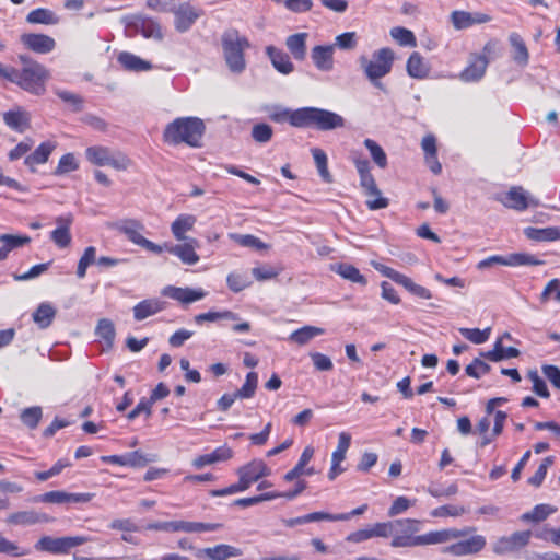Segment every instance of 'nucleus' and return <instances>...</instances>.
<instances>
[{
	"label": "nucleus",
	"mask_w": 560,
	"mask_h": 560,
	"mask_svg": "<svg viewBox=\"0 0 560 560\" xmlns=\"http://www.w3.org/2000/svg\"><path fill=\"white\" fill-rule=\"evenodd\" d=\"M198 241L194 237H190L185 241L183 244L176 245H164L163 250L166 249L168 253L175 255L180 259L183 264L186 265H195L199 261V255L196 253V248L198 247Z\"/></svg>",
	"instance_id": "f3484780"
},
{
	"label": "nucleus",
	"mask_w": 560,
	"mask_h": 560,
	"mask_svg": "<svg viewBox=\"0 0 560 560\" xmlns=\"http://www.w3.org/2000/svg\"><path fill=\"white\" fill-rule=\"evenodd\" d=\"M530 537V530L515 532L510 536L500 537L493 544V552L497 555H505L518 551L528 545Z\"/></svg>",
	"instance_id": "9b49d317"
},
{
	"label": "nucleus",
	"mask_w": 560,
	"mask_h": 560,
	"mask_svg": "<svg viewBox=\"0 0 560 560\" xmlns=\"http://www.w3.org/2000/svg\"><path fill=\"white\" fill-rule=\"evenodd\" d=\"M118 230L124 233L130 242L136 245L143 247L144 249L161 254L163 252V246L155 244L149 240H147L141 231L143 230V225L136 220L124 221L119 224Z\"/></svg>",
	"instance_id": "9d476101"
},
{
	"label": "nucleus",
	"mask_w": 560,
	"mask_h": 560,
	"mask_svg": "<svg viewBox=\"0 0 560 560\" xmlns=\"http://www.w3.org/2000/svg\"><path fill=\"white\" fill-rule=\"evenodd\" d=\"M222 49L229 69L234 73H241L246 68L244 51L250 47L249 40L235 28L223 33Z\"/></svg>",
	"instance_id": "20e7f679"
},
{
	"label": "nucleus",
	"mask_w": 560,
	"mask_h": 560,
	"mask_svg": "<svg viewBox=\"0 0 560 560\" xmlns=\"http://www.w3.org/2000/svg\"><path fill=\"white\" fill-rule=\"evenodd\" d=\"M206 126L198 117H179L166 125L163 139L166 143L178 145L185 143L191 148H200Z\"/></svg>",
	"instance_id": "f257e3e1"
},
{
	"label": "nucleus",
	"mask_w": 560,
	"mask_h": 560,
	"mask_svg": "<svg viewBox=\"0 0 560 560\" xmlns=\"http://www.w3.org/2000/svg\"><path fill=\"white\" fill-rule=\"evenodd\" d=\"M510 43L514 49L513 59L522 66L527 65L529 55L522 37L516 33H512L510 35Z\"/></svg>",
	"instance_id": "49530a36"
},
{
	"label": "nucleus",
	"mask_w": 560,
	"mask_h": 560,
	"mask_svg": "<svg viewBox=\"0 0 560 560\" xmlns=\"http://www.w3.org/2000/svg\"><path fill=\"white\" fill-rule=\"evenodd\" d=\"M92 264H97L96 258V248L94 246H89L84 249L83 255L81 256L78 268H77V276L78 278L82 279L86 275V269Z\"/></svg>",
	"instance_id": "603ef678"
},
{
	"label": "nucleus",
	"mask_w": 560,
	"mask_h": 560,
	"mask_svg": "<svg viewBox=\"0 0 560 560\" xmlns=\"http://www.w3.org/2000/svg\"><path fill=\"white\" fill-rule=\"evenodd\" d=\"M270 469L261 459H254L237 469L238 478L249 488L254 482L270 475Z\"/></svg>",
	"instance_id": "dca6fc26"
},
{
	"label": "nucleus",
	"mask_w": 560,
	"mask_h": 560,
	"mask_svg": "<svg viewBox=\"0 0 560 560\" xmlns=\"http://www.w3.org/2000/svg\"><path fill=\"white\" fill-rule=\"evenodd\" d=\"M353 163L360 176L361 187L368 188L370 192L375 194L377 191V185L371 174L370 162L366 159L354 158Z\"/></svg>",
	"instance_id": "7c9ffc66"
},
{
	"label": "nucleus",
	"mask_w": 560,
	"mask_h": 560,
	"mask_svg": "<svg viewBox=\"0 0 560 560\" xmlns=\"http://www.w3.org/2000/svg\"><path fill=\"white\" fill-rule=\"evenodd\" d=\"M95 335L106 349H112L116 336L114 323L107 318L100 319L95 328Z\"/></svg>",
	"instance_id": "ea45409f"
},
{
	"label": "nucleus",
	"mask_w": 560,
	"mask_h": 560,
	"mask_svg": "<svg viewBox=\"0 0 560 560\" xmlns=\"http://www.w3.org/2000/svg\"><path fill=\"white\" fill-rule=\"evenodd\" d=\"M476 532L474 527H465L463 529L447 528L442 530L429 532L421 535L419 539L420 546L445 544L455 539L465 538Z\"/></svg>",
	"instance_id": "f8f14e48"
},
{
	"label": "nucleus",
	"mask_w": 560,
	"mask_h": 560,
	"mask_svg": "<svg viewBox=\"0 0 560 560\" xmlns=\"http://www.w3.org/2000/svg\"><path fill=\"white\" fill-rule=\"evenodd\" d=\"M0 261L8 258L9 254L31 243V237L24 234H0Z\"/></svg>",
	"instance_id": "393cba45"
},
{
	"label": "nucleus",
	"mask_w": 560,
	"mask_h": 560,
	"mask_svg": "<svg viewBox=\"0 0 560 560\" xmlns=\"http://www.w3.org/2000/svg\"><path fill=\"white\" fill-rule=\"evenodd\" d=\"M345 124V118L337 113L318 107H302L301 128L316 127L328 131L342 128Z\"/></svg>",
	"instance_id": "39448f33"
},
{
	"label": "nucleus",
	"mask_w": 560,
	"mask_h": 560,
	"mask_svg": "<svg viewBox=\"0 0 560 560\" xmlns=\"http://www.w3.org/2000/svg\"><path fill=\"white\" fill-rule=\"evenodd\" d=\"M117 60L126 70L129 71L142 72L148 71L152 68L149 61L143 60L140 57L128 51L120 52L118 55Z\"/></svg>",
	"instance_id": "4c0bfd02"
},
{
	"label": "nucleus",
	"mask_w": 560,
	"mask_h": 560,
	"mask_svg": "<svg viewBox=\"0 0 560 560\" xmlns=\"http://www.w3.org/2000/svg\"><path fill=\"white\" fill-rule=\"evenodd\" d=\"M544 261L538 259L536 256L526 253H514L508 255V266H538L542 265Z\"/></svg>",
	"instance_id": "8fccbe9b"
},
{
	"label": "nucleus",
	"mask_w": 560,
	"mask_h": 560,
	"mask_svg": "<svg viewBox=\"0 0 560 560\" xmlns=\"http://www.w3.org/2000/svg\"><path fill=\"white\" fill-rule=\"evenodd\" d=\"M486 546V538L482 535H471L468 538L454 542L443 549V552L456 557L475 555Z\"/></svg>",
	"instance_id": "ddd939ff"
},
{
	"label": "nucleus",
	"mask_w": 560,
	"mask_h": 560,
	"mask_svg": "<svg viewBox=\"0 0 560 560\" xmlns=\"http://www.w3.org/2000/svg\"><path fill=\"white\" fill-rule=\"evenodd\" d=\"M165 308V302L159 299H148L133 306V317L140 322L158 314Z\"/></svg>",
	"instance_id": "cd10ccee"
},
{
	"label": "nucleus",
	"mask_w": 560,
	"mask_h": 560,
	"mask_svg": "<svg viewBox=\"0 0 560 560\" xmlns=\"http://www.w3.org/2000/svg\"><path fill=\"white\" fill-rule=\"evenodd\" d=\"M57 228L50 233V238L59 248H67L72 241L70 226L72 224V217H58L56 219Z\"/></svg>",
	"instance_id": "b1692460"
},
{
	"label": "nucleus",
	"mask_w": 560,
	"mask_h": 560,
	"mask_svg": "<svg viewBox=\"0 0 560 560\" xmlns=\"http://www.w3.org/2000/svg\"><path fill=\"white\" fill-rule=\"evenodd\" d=\"M395 61V52L392 48L383 47L375 50L371 58L361 56L359 63L365 77L371 84L381 90L386 91L381 79L390 73Z\"/></svg>",
	"instance_id": "7ed1b4c3"
},
{
	"label": "nucleus",
	"mask_w": 560,
	"mask_h": 560,
	"mask_svg": "<svg viewBox=\"0 0 560 560\" xmlns=\"http://www.w3.org/2000/svg\"><path fill=\"white\" fill-rule=\"evenodd\" d=\"M79 168V163L73 153H67L59 160L58 166L55 171L56 175H63Z\"/></svg>",
	"instance_id": "0e129e2a"
},
{
	"label": "nucleus",
	"mask_w": 560,
	"mask_h": 560,
	"mask_svg": "<svg viewBox=\"0 0 560 560\" xmlns=\"http://www.w3.org/2000/svg\"><path fill=\"white\" fill-rule=\"evenodd\" d=\"M21 42L26 48L37 54H48L56 46L55 39L45 34H23Z\"/></svg>",
	"instance_id": "4be33fe9"
},
{
	"label": "nucleus",
	"mask_w": 560,
	"mask_h": 560,
	"mask_svg": "<svg viewBox=\"0 0 560 560\" xmlns=\"http://www.w3.org/2000/svg\"><path fill=\"white\" fill-rule=\"evenodd\" d=\"M500 201L508 208L524 211L528 207H537L538 200L532 198L522 187H512Z\"/></svg>",
	"instance_id": "2eb2a0df"
},
{
	"label": "nucleus",
	"mask_w": 560,
	"mask_h": 560,
	"mask_svg": "<svg viewBox=\"0 0 560 560\" xmlns=\"http://www.w3.org/2000/svg\"><path fill=\"white\" fill-rule=\"evenodd\" d=\"M258 384V375L255 372H249L246 375L245 383L243 386L236 390V396L240 397V399H247L252 398L255 395L256 388Z\"/></svg>",
	"instance_id": "4d7b16f0"
},
{
	"label": "nucleus",
	"mask_w": 560,
	"mask_h": 560,
	"mask_svg": "<svg viewBox=\"0 0 560 560\" xmlns=\"http://www.w3.org/2000/svg\"><path fill=\"white\" fill-rule=\"evenodd\" d=\"M266 54L269 57L273 68L278 72L282 74H290L291 72H293L294 65L290 60L288 54H285L284 51L275 46H267Z\"/></svg>",
	"instance_id": "bb28decb"
},
{
	"label": "nucleus",
	"mask_w": 560,
	"mask_h": 560,
	"mask_svg": "<svg viewBox=\"0 0 560 560\" xmlns=\"http://www.w3.org/2000/svg\"><path fill=\"white\" fill-rule=\"evenodd\" d=\"M390 36L394 40H396L400 46L405 47H415L417 45L415 34L401 26H396L390 30Z\"/></svg>",
	"instance_id": "3c124183"
},
{
	"label": "nucleus",
	"mask_w": 560,
	"mask_h": 560,
	"mask_svg": "<svg viewBox=\"0 0 560 560\" xmlns=\"http://www.w3.org/2000/svg\"><path fill=\"white\" fill-rule=\"evenodd\" d=\"M27 68H10L9 82L32 95H43L50 79L49 70L42 63H30Z\"/></svg>",
	"instance_id": "f03ea898"
},
{
	"label": "nucleus",
	"mask_w": 560,
	"mask_h": 560,
	"mask_svg": "<svg viewBox=\"0 0 560 560\" xmlns=\"http://www.w3.org/2000/svg\"><path fill=\"white\" fill-rule=\"evenodd\" d=\"M196 217L192 214H179L171 224V231L173 236L177 241H186L189 237L186 233L191 231L196 224Z\"/></svg>",
	"instance_id": "c756f323"
},
{
	"label": "nucleus",
	"mask_w": 560,
	"mask_h": 560,
	"mask_svg": "<svg viewBox=\"0 0 560 560\" xmlns=\"http://www.w3.org/2000/svg\"><path fill=\"white\" fill-rule=\"evenodd\" d=\"M43 417V410L39 406L28 407L22 410L20 419L24 425L35 429Z\"/></svg>",
	"instance_id": "864d4df0"
},
{
	"label": "nucleus",
	"mask_w": 560,
	"mask_h": 560,
	"mask_svg": "<svg viewBox=\"0 0 560 560\" xmlns=\"http://www.w3.org/2000/svg\"><path fill=\"white\" fill-rule=\"evenodd\" d=\"M52 518L45 514L38 513L34 510L19 511L8 515L5 522L9 525L30 526L38 523H49Z\"/></svg>",
	"instance_id": "5701e85b"
},
{
	"label": "nucleus",
	"mask_w": 560,
	"mask_h": 560,
	"mask_svg": "<svg viewBox=\"0 0 560 560\" xmlns=\"http://www.w3.org/2000/svg\"><path fill=\"white\" fill-rule=\"evenodd\" d=\"M313 455L314 448L312 446H306L302 452L298 464L284 475V480L293 481L294 479H298L299 477L303 476L304 468L307 466Z\"/></svg>",
	"instance_id": "a18cd8bd"
},
{
	"label": "nucleus",
	"mask_w": 560,
	"mask_h": 560,
	"mask_svg": "<svg viewBox=\"0 0 560 560\" xmlns=\"http://www.w3.org/2000/svg\"><path fill=\"white\" fill-rule=\"evenodd\" d=\"M460 335L475 345H481L489 339L491 329L488 327L483 330L479 328H459Z\"/></svg>",
	"instance_id": "6e6d98bb"
},
{
	"label": "nucleus",
	"mask_w": 560,
	"mask_h": 560,
	"mask_svg": "<svg viewBox=\"0 0 560 560\" xmlns=\"http://www.w3.org/2000/svg\"><path fill=\"white\" fill-rule=\"evenodd\" d=\"M557 511L549 504H537L532 511L524 513L521 520L524 522H541Z\"/></svg>",
	"instance_id": "de8ad7c7"
},
{
	"label": "nucleus",
	"mask_w": 560,
	"mask_h": 560,
	"mask_svg": "<svg viewBox=\"0 0 560 560\" xmlns=\"http://www.w3.org/2000/svg\"><path fill=\"white\" fill-rule=\"evenodd\" d=\"M364 145L370 151L371 158L375 164L381 168H385L387 166V156L382 147L372 139H365Z\"/></svg>",
	"instance_id": "5fc2aeb1"
},
{
	"label": "nucleus",
	"mask_w": 560,
	"mask_h": 560,
	"mask_svg": "<svg viewBox=\"0 0 560 560\" xmlns=\"http://www.w3.org/2000/svg\"><path fill=\"white\" fill-rule=\"evenodd\" d=\"M406 69L407 73L415 79H425L430 72L428 63L424 61L423 57L417 51H413L409 56Z\"/></svg>",
	"instance_id": "473e14b6"
},
{
	"label": "nucleus",
	"mask_w": 560,
	"mask_h": 560,
	"mask_svg": "<svg viewBox=\"0 0 560 560\" xmlns=\"http://www.w3.org/2000/svg\"><path fill=\"white\" fill-rule=\"evenodd\" d=\"M399 284L402 285L406 290H408L411 294H413L420 299L429 300L432 298L430 290H428L427 288H424L420 284L415 283L407 276H404V278Z\"/></svg>",
	"instance_id": "e2e57ef3"
},
{
	"label": "nucleus",
	"mask_w": 560,
	"mask_h": 560,
	"mask_svg": "<svg viewBox=\"0 0 560 560\" xmlns=\"http://www.w3.org/2000/svg\"><path fill=\"white\" fill-rule=\"evenodd\" d=\"M273 135L272 128L264 122L254 125L252 129V137L258 143H267L271 140Z\"/></svg>",
	"instance_id": "338daca9"
},
{
	"label": "nucleus",
	"mask_w": 560,
	"mask_h": 560,
	"mask_svg": "<svg viewBox=\"0 0 560 560\" xmlns=\"http://www.w3.org/2000/svg\"><path fill=\"white\" fill-rule=\"evenodd\" d=\"M334 45H317L311 50V59L318 71L330 72L334 70Z\"/></svg>",
	"instance_id": "a211bd4d"
},
{
	"label": "nucleus",
	"mask_w": 560,
	"mask_h": 560,
	"mask_svg": "<svg viewBox=\"0 0 560 560\" xmlns=\"http://www.w3.org/2000/svg\"><path fill=\"white\" fill-rule=\"evenodd\" d=\"M162 294L183 304H189L202 300L207 295V292L202 289L167 285L163 289Z\"/></svg>",
	"instance_id": "412c9836"
},
{
	"label": "nucleus",
	"mask_w": 560,
	"mask_h": 560,
	"mask_svg": "<svg viewBox=\"0 0 560 560\" xmlns=\"http://www.w3.org/2000/svg\"><path fill=\"white\" fill-rule=\"evenodd\" d=\"M237 318H238L237 314H235L231 311L208 312V313H201V314L196 315L195 322L200 325L203 322H215L219 319L236 320Z\"/></svg>",
	"instance_id": "bf43d9fd"
},
{
	"label": "nucleus",
	"mask_w": 560,
	"mask_h": 560,
	"mask_svg": "<svg viewBox=\"0 0 560 560\" xmlns=\"http://www.w3.org/2000/svg\"><path fill=\"white\" fill-rule=\"evenodd\" d=\"M92 498V493H69L61 490H55L34 498V502L52 504L86 503L90 502Z\"/></svg>",
	"instance_id": "4468645a"
},
{
	"label": "nucleus",
	"mask_w": 560,
	"mask_h": 560,
	"mask_svg": "<svg viewBox=\"0 0 560 560\" xmlns=\"http://www.w3.org/2000/svg\"><path fill=\"white\" fill-rule=\"evenodd\" d=\"M242 555L243 551L240 548L228 544H220L213 547L198 549L196 551L197 558H206L208 560H228L241 557Z\"/></svg>",
	"instance_id": "6ab92c4d"
},
{
	"label": "nucleus",
	"mask_w": 560,
	"mask_h": 560,
	"mask_svg": "<svg viewBox=\"0 0 560 560\" xmlns=\"http://www.w3.org/2000/svg\"><path fill=\"white\" fill-rule=\"evenodd\" d=\"M312 155L316 164L319 176L325 183H331L332 176L328 171V160L326 153L318 148L312 149Z\"/></svg>",
	"instance_id": "09e8293b"
},
{
	"label": "nucleus",
	"mask_w": 560,
	"mask_h": 560,
	"mask_svg": "<svg viewBox=\"0 0 560 560\" xmlns=\"http://www.w3.org/2000/svg\"><path fill=\"white\" fill-rule=\"evenodd\" d=\"M324 332L325 330L323 328L307 325L291 332L288 339L289 341L299 346H304L308 343L313 338L320 336Z\"/></svg>",
	"instance_id": "a19ab883"
},
{
	"label": "nucleus",
	"mask_w": 560,
	"mask_h": 560,
	"mask_svg": "<svg viewBox=\"0 0 560 560\" xmlns=\"http://www.w3.org/2000/svg\"><path fill=\"white\" fill-rule=\"evenodd\" d=\"M56 316V308L50 303H40L33 313L34 323L42 329L50 326Z\"/></svg>",
	"instance_id": "79ce46f5"
},
{
	"label": "nucleus",
	"mask_w": 560,
	"mask_h": 560,
	"mask_svg": "<svg viewBox=\"0 0 560 560\" xmlns=\"http://www.w3.org/2000/svg\"><path fill=\"white\" fill-rule=\"evenodd\" d=\"M233 456V451L226 446H219L213 452L200 455L192 460V466L200 469L207 465H212L220 462H225Z\"/></svg>",
	"instance_id": "a878e982"
},
{
	"label": "nucleus",
	"mask_w": 560,
	"mask_h": 560,
	"mask_svg": "<svg viewBox=\"0 0 560 560\" xmlns=\"http://www.w3.org/2000/svg\"><path fill=\"white\" fill-rule=\"evenodd\" d=\"M553 457L548 456L542 459L535 474L528 479V483L539 487L546 478L548 468L553 464Z\"/></svg>",
	"instance_id": "69168bd1"
},
{
	"label": "nucleus",
	"mask_w": 560,
	"mask_h": 560,
	"mask_svg": "<svg viewBox=\"0 0 560 560\" xmlns=\"http://www.w3.org/2000/svg\"><path fill=\"white\" fill-rule=\"evenodd\" d=\"M351 435L348 432H340L338 435L337 448L331 454V459L336 462H343L346 453L350 447Z\"/></svg>",
	"instance_id": "052dcab7"
},
{
	"label": "nucleus",
	"mask_w": 560,
	"mask_h": 560,
	"mask_svg": "<svg viewBox=\"0 0 560 560\" xmlns=\"http://www.w3.org/2000/svg\"><path fill=\"white\" fill-rule=\"evenodd\" d=\"M219 523H202V522H188V521H174V533H205L214 532L221 528Z\"/></svg>",
	"instance_id": "e433bc0d"
},
{
	"label": "nucleus",
	"mask_w": 560,
	"mask_h": 560,
	"mask_svg": "<svg viewBox=\"0 0 560 560\" xmlns=\"http://www.w3.org/2000/svg\"><path fill=\"white\" fill-rule=\"evenodd\" d=\"M228 287L231 291L237 293L250 285V280L245 273L231 272L226 278Z\"/></svg>",
	"instance_id": "13d9d810"
},
{
	"label": "nucleus",
	"mask_w": 560,
	"mask_h": 560,
	"mask_svg": "<svg viewBox=\"0 0 560 560\" xmlns=\"http://www.w3.org/2000/svg\"><path fill=\"white\" fill-rule=\"evenodd\" d=\"M331 271L339 275L342 279L348 280L352 283L366 285V278L360 272V270L351 264L339 262L331 265Z\"/></svg>",
	"instance_id": "2f4dec72"
},
{
	"label": "nucleus",
	"mask_w": 560,
	"mask_h": 560,
	"mask_svg": "<svg viewBox=\"0 0 560 560\" xmlns=\"http://www.w3.org/2000/svg\"><path fill=\"white\" fill-rule=\"evenodd\" d=\"M230 237L243 247H253L256 249H265L267 245L262 243L258 237L252 234H230Z\"/></svg>",
	"instance_id": "680f3d73"
},
{
	"label": "nucleus",
	"mask_w": 560,
	"mask_h": 560,
	"mask_svg": "<svg viewBox=\"0 0 560 560\" xmlns=\"http://www.w3.org/2000/svg\"><path fill=\"white\" fill-rule=\"evenodd\" d=\"M140 33L147 38L161 40L163 38L162 30L159 23L153 20H144L140 26Z\"/></svg>",
	"instance_id": "774afa93"
},
{
	"label": "nucleus",
	"mask_w": 560,
	"mask_h": 560,
	"mask_svg": "<svg viewBox=\"0 0 560 560\" xmlns=\"http://www.w3.org/2000/svg\"><path fill=\"white\" fill-rule=\"evenodd\" d=\"M55 149V144L50 141L40 143L33 153L27 155L24 160L25 165L34 171V166L37 164H44L48 161L49 155Z\"/></svg>",
	"instance_id": "58836bf2"
},
{
	"label": "nucleus",
	"mask_w": 560,
	"mask_h": 560,
	"mask_svg": "<svg viewBox=\"0 0 560 560\" xmlns=\"http://www.w3.org/2000/svg\"><path fill=\"white\" fill-rule=\"evenodd\" d=\"M269 118L275 122L282 124L288 121L291 126L301 128L302 108L292 110L280 106L273 107L269 113Z\"/></svg>",
	"instance_id": "c85d7f7f"
},
{
	"label": "nucleus",
	"mask_w": 560,
	"mask_h": 560,
	"mask_svg": "<svg viewBox=\"0 0 560 560\" xmlns=\"http://www.w3.org/2000/svg\"><path fill=\"white\" fill-rule=\"evenodd\" d=\"M26 21L31 24L55 25L59 22V18L49 9L38 8L27 14Z\"/></svg>",
	"instance_id": "c03bdc74"
},
{
	"label": "nucleus",
	"mask_w": 560,
	"mask_h": 560,
	"mask_svg": "<svg viewBox=\"0 0 560 560\" xmlns=\"http://www.w3.org/2000/svg\"><path fill=\"white\" fill-rule=\"evenodd\" d=\"M174 26L177 32L185 33L191 28L203 11L189 2H176L172 9Z\"/></svg>",
	"instance_id": "1a4fd4ad"
},
{
	"label": "nucleus",
	"mask_w": 560,
	"mask_h": 560,
	"mask_svg": "<svg viewBox=\"0 0 560 560\" xmlns=\"http://www.w3.org/2000/svg\"><path fill=\"white\" fill-rule=\"evenodd\" d=\"M94 538L89 536H66V537H51L43 536L36 544L35 548L39 551L49 552L52 555H66L71 549L81 546L85 542L93 541Z\"/></svg>",
	"instance_id": "6e6552de"
},
{
	"label": "nucleus",
	"mask_w": 560,
	"mask_h": 560,
	"mask_svg": "<svg viewBox=\"0 0 560 560\" xmlns=\"http://www.w3.org/2000/svg\"><path fill=\"white\" fill-rule=\"evenodd\" d=\"M307 36V33H296L287 38L285 46L295 60L305 59Z\"/></svg>",
	"instance_id": "c9c22d12"
},
{
	"label": "nucleus",
	"mask_w": 560,
	"mask_h": 560,
	"mask_svg": "<svg viewBox=\"0 0 560 560\" xmlns=\"http://www.w3.org/2000/svg\"><path fill=\"white\" fill-rule=\"evenodd\" d=\"M3 120L7 126L18 131H23L30 125L28 114L21 109L4 113Z\"/></svg>",
	"instance_id": "37998d69"
},
{
	"label": "nucleus",
	"mask_w": 560,
	"mask_h": 560,
	"mask_svg": "<svg viewBox=\"0 0 560 560\" xmlns=\"http://www.w3.org/2000/svg\"><path fill=\"white\" fill-rule=\"evenodd\" d=\"M85 158L91 164L112 166L117 171H125L130 165V160L124 153L102 145L89 147L85 150Z\"/></svg>",
	"instance_id": "423d86ee"
},
{
	"label": "nucleus",
	"mask_w": 560,
	"mask_h": 560,
	"mask_svg": "<svg viewBox=\"0 0 560 560\" xmlns=\"http://www.w3.org/2000/svg\"><path fill=\"white\" fill-rule=\"evenodd\" d=\"M524 234L527 238L536 242H551L560 240V228L548 226V228H525Z\"/></svg>",
	"instance_id": "f704fd0d"
},
{
	"label": "nucleus",
	"mask_w": 560,
	"mask_h": 560,
	"mask_svg": "<svg viewBox=\"0 0 560 560\" xmlns=\"http://www.w3.org/2000/svg\"><path fill=\"white\" fill-rule=\"evenodd\" d=\"M420 528V521L399 518L394 521L390 546L394 548L420 546L421 535L415 536Z\"/></svg>",
	"instance_id": "0eeeda50"
},
{
	"label": "nucleus",
	"mask_w": 560,
	"mask_h": 560,
	"mask_svg": "<svg viewBox=\"0 0 560 560\" xmlns=\"http://www.w3.org/2000/svg\"><path fill=\"white\" fill-rule=\"evenodd\" d=\"M480 355L489 361L499 362L504 359L517 358L520 350L514 347L504 348L502 346V338L498 339L492 350L481 352Z\"/></svg>",
	"instance_id": "72a5a7b5"
},
{
	"label": "nucleus",
	"mask_w": 560,
	"mask_h": 560,
	"mask_svg": "<svg viewBox=\"0 0 560 560\" xmlns=\"http://www.w3.org/2000/svg\"><path fill=\"white\" fill-rule=\"evenodd\" d=\"M488 58L485 55H470L467 67L459 73L463 82L479 81L488 67Z\"/></svg>",
	"instance_id": "aec40b11"
}]
</instances>
